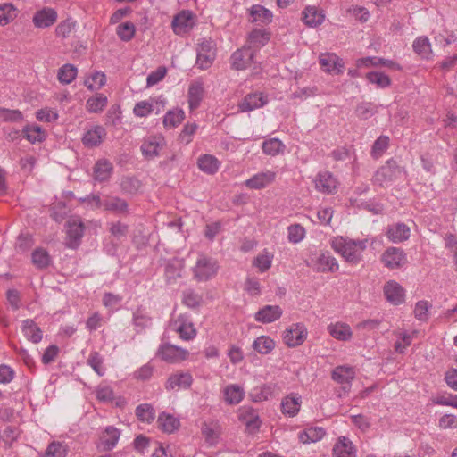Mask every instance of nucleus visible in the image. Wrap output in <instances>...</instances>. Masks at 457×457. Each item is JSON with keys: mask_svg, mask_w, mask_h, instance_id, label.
<instances>
[{"mask_svg": "<svg viewBox=\"0 0 457 457\" xmlns=\"http://www.w3.org/2000/svg\"><path fill=\"white\" fill-rule=\"evenodd\" d=\"M368 239H351L337 237L331 241V247L348 263L357 265L362 259V253L367 247Z\"/></svg>", "mask_w": 457, "mask_h": 457, "instance_id": "1", "label": "nucleus"}, {"mask_svg": "<svg viewBox=\"0 0 457 457\" xmlns=\"http://www.w3.org/2000/svg\"><path fill=\"white\" fill-rule=\"evenodd\" d=\"M219 265L216 260L205 255H200L192 268L194 278L199 282L212 278L218 272Z\"/></svg>", "mask_w": 457, "mask_h": 457, "instance_id": "2", "label": "nucleus"}, {"mask_svg": "<svg viewBox=\"0 0 457 457\" xmlns=\"http://www.w3.org/2000/svg\"><path fill=\"white\" fill-rule=\"evenodd\" d=\"M403 173V169L397 164L396 161L391 159L376 171L373 182L384 187L400 178Z\"/></svg>", "mask_w": 457, "mask_h": 457, "instance_id": "3", "label": "nucleus"}, {"mask_svg": "<svg viewBox=\"0 0 457 457\" xmlns=\"http://www.w3.org/2000/svg\"><path fill=\"white\" fill-rule=\"evenodd\" d=\"M308 266L317 272H336L339 269L337 259L328 251L313 254Z\"/></svg>", "mask_w": 457, "mask_h": 457, "instance_id": "4", "label": "nucleus"}, {"mask_svg": "<svg viewBox=\"0 0 457 457\" xmlns=\"http://www.w3.org/2000/svg\"><path fill=\"white\" fill-rule=\"evenodd\" d=\"M216 56L215 44L210 39L203 40L197 49L196 65L205 70L211 67Z\"/></svg>", "mask_w": 457, "mask_h": 457, "instance_id": "5", "label": "nucleus"}, {"mask_svg": "<svg viewBox=\"0 0 457 457\" xmlns=\"http://www.w3.org/2000/svg\"><path fill=\"white\" fill-rule=\"evenodd\" d=\"M189 353L181 347L165 343L159 346L157 356L166 362H179L186 360Z\"/></svg>", "mask_w": 457, "mask_h": 457, "instance_id": "6", "label": "nucleus"}, {"mask_svg": "<svg viewBox=\"0 0 457 457\" xmlns=\"http://www.w3.org/2000/svg\"><path fill=\"white\" fill-rule=\"evenodd\" d=\"M221 426L217 420H204L201 424V434L207 445L213 446L219 442Z\"/></svg>", "mask_w": 457, "mask_h": 457, "instance_id": "7", "label": "nucleus"}, {"mask_svg": "<svg viewBox=\"0 0 457 457\" xmlns=\"http://www.w3.org/2000/svg\"><path fill=\"white\" fill-rule=\"evenodd\" d=\"M384 266L390 269L401 268L406 262V256L401 248L388 247L381 255Z\"/></svg>", "mask_w": 457, "mask_h": 457, "instance_id": "8", "label": "nucleus"}, {"mask_svg": "<svg viewBox=\"0 0 457 457\" xmlns=\"http://www.w3.org/2000/svg\"><path fill=\"white\" fill-rule=\"evenodd\" d=\"M58 19L57 12L51 7H44L37 11L32 17L35 28L46 29L53 26Z\"/></svg>", "mask_w": 457, "mask_h": 457, "instance_id": "9", "label": "nucleus"}, {"mask_svg": "<svg viewBox=\"0 0 457 457\" xmlns=\"http://www.w3.org/2000/svg\"><path fill=\"white\" fill-rule=\"evenodd\" d=\"M307 337V329L304 325L297 323L285 331L284 341L289 347L302 345Z\"/></svg>", "mask_w": 457, "mask_h": 457, "instance_id": "10", "label": "nucleus"}, {"mask_svg": "<svg viewBox=\"0 0 457 457\" xmlns=\"http://www.w3.org/2000/svg\"><path fill=\"white\" fill-rule=\"evenodd\" d=\"M319 63L326 72H334L336 74L343 72L344 62L334 53L320 54L319 56Z\"/></svg>", "mask_w": 457, "mask_h": 457, "instance_id": "11", "label": "nucleus"}, {"mask_svg": "<svg viewBox=\"0 0 457 457\" xmlns=\"http://www.w3.org/2000/svg\"><path fill=\"white\" fill-rule=\"evenodd\" d=\"M84 225L79 219L72 218L67 221V245L71 248H76L84 233Z\"/></svg>", "mask_w": 457, "mask_h": 457, "instance_id": "12", "label": "nucleus"}, {"mask_svg": "<svg viewBox=\"0 0 457 457\" xmlns=\"http://www.w3.org/2000/svg\"><path fill=\"white\" fill-rule=\"evenodd\" d=\"M383 292L386 299L394 305H398L404 302L405 291L395 280L387 281L384 286Z\"/></svg>", "mask_w": 457, "mask_h": 457, "instance_id": "13", "label": "nucleus"}, {"mask_svg": "<svg viewBox=\"0 0 457 457\" xmlns=\"http://www.w3.org/2000/svg\"><path fill=\"white\" fill-rule=\"evenodd\" d=\"M356 375L355 370L351 366H337L332 371V378L342 385V389L346 392L350 388V383Z\"/></svg>", "mask_w": 457, "mask_h": 457, "instance_id": "14", "label": "nucleus"}, {"mask_svg": "<svg viewBox=\"0 0 457 457\" xmlns=\"http://www.w3.org/2000/svg\"><path fill=\"white\" fill-rule=\"evenodd\" d=\"M268 103L267 96L262 93L254 92L246 95L238 104V109L245 112L262 107Z\"/></svg>", "mask_w": 457, "mask_h": 457, "instance_id": "15", "label": "nucleus"}, {"mask_svg": "<svg viewBox=\"0 0 457 457\" xmlns=\"http://www.w3.org/2000/svg\"><path fill=\"white\" fill-rule=\"evenodd\" d=\"M314 182L315 188L324 194H333L337 187V180L329 171L320 172Z\"/></svg>", "mask_w": 457, "mask_h": 457, "instance_id": "16", "label": "nucleus"}, {"mask_svg": "<svg viewBox=\"0 0 457 457\" xmlns=\"http://www.w3.org/2000/svg\"><path fill=\"white\" fill-rule=\"evenodd\" d=\"M253 51L250 47L237 50L231 56V65L235 70H244L253 62Z\"/></svg>", "mask_w": 457, "mask_h": 457, "instance_id": "17", "label": "nucleus"}, {"mask_svg": "<svg viewBox=\"0 0 457 457\" xmlns=\"http://www.w3.org/2000/svg\"><path fill=\"white\" fill-rule=\"evenodd\" d=\"M276 178V173L271 170H265L253 175L245 184L251 189H262L271 184Z\"/></svg>", "mask_w": 457, "mask_h": 457, "instance_id": "18", "label": "nucleus"}, {"mask_svg": "<svg viewBox=\"0 0 457 457\" xmlns=\"http://www.w3.org/2000/svg\"><path fill=\"white\" fill-rule=\"evenodd\" d=\"M105 137V129L100 125H96L85 132L82 137V143L87 147H95L99 145Z\"/></svg>", "mask_w": 457, "mask_h": 457, "instance_id": "19", "label": "nucleus"}, {"mask_svg": "<svg viewBox=\"0 0 457 457\" xmlns=\"http://www.w3.org/2000/svg\"><path fill=\"white\" fill-rule=\"evenodd\" d=\"M172 326L174 330L179 334L180 338L184 340L193 339L196 335V330L192 322L188 321L184 315H179L174 320Z\"/></svg>", "mask_w": 457, "mask_h": 457, "instance_id": "20", "label": "nucleus"}, {"mask_svg": "<svg viewBox=\"0 0 457 457\" xmlns=\"http://www.w3.org/2000/svg\"><path fill=\"white\" fill-rule=\"evenodd\" d=\"M171 26L177 35L187 32L193 27L192 13L186 11L179 12L173 18Z\"/></svg>", "mask_w": 457, "mask_h": 457, "instance_id": "21", "label": "nucleus"}, {"mask_svg": "<svg viewBox=\"0 0 457 457\" xmlns=\"http://www.w3.org/2000/svg\"><path fill=\"white\" fill-rule=\"evenodd\" d=\"M250 21L259 24H269L272 21L273 13L261 4H254L249 10Z\"/></svg>", "mask_w": 457, "mask_h": 457, "instance_id": "22", "label": "nucleus"}, {"mask_svg": "<svg viewBox=\"0 0 457 457\" xmlns=\"http://www.w3.org/2000/svg\"><path fill=\"white\" fill-rule=\"evenodd\" d=\"M282 310L278 305H266L255 313V320L262 323H270L278 320Z\"/></svg>", "mask_w": 457, "mask_h": 457, "instance_id": "23", "label": "nucleus"}, {"mask_svg": "<svg viewBox=\"0 0 457 457\" xmlns=\"http://www.w3.org/2000/svg\"><path fill=\"white\" fill-rule=\"evenodd\" d=\"M104 209L116 214L126 215L129 213L128 203L117 196H106L104 198Z\"/></svg>", "mask_w": 457, "mask_h": 457, "instance_id": "24", "label": "nucleus"}, {"mask_svg": "<svg viewBox=\"0 0 457 457\" xmlns=\"http://www.w3.org/2000/svg\"><path fill=\"white\" fill-rule=\"evenodd\" d=\"M185 267L184 262L179 259H172L169 261L165 266L164 275L167 283L173 284L181 277L182 270Z\"/></svg>", "mask_w": 457, "mask_h": 457, "instance_id": "25", "label": "nucleus"}, {"mask_svg": "<svg viewBox=\"0 0 457 457\" xmlns=\"http://www.w3.org/2000/svg\"><path fill=\"white\" fill-rule=\"evenodd\" d=\"M324 19L323 12L314 6H307L303 11V21L308 27L315 28L320 25Z\"/></svg>", "mask_w": 457, "mask_h": 457, "instance_id": "26", "label": "nucleus"}, {"mask_svg": "<svg viewBox=\"0 0 457 457\" xmlns=\"http://www.w3.org/2000/svg\"><path fill=\"white\" fill-rule=\"evenodd\" d=\"M387 237L394 243L403 242L410 237V228L404 223H396L388 227Z\"/></svg>", "mask_w": 457, "mask_h": 457, "instance_id": "27", "label": "nucleus"}, {"mask_svg": "<svg viewBox=\"0 0 457 457\" xmlns=\"http://www.w3.org/2000/svg\"><path fill=\"white\" fill-rule=\"evenodd\" d=\"M326 435V431L321 427H309L299 432L298 439L303 444L316 443L321 440Z\"/></svg>", "mask_w": 457, "mask_h": 457, "instance_id": "28", "label": "nucleus"}, {"mask_svg": "<svg viewBox=\"0 0 457 457\" xmlns=\"http://www.w3.org/2000/svg\"><path fill=\"white\" fill-rule=\"evenodd\" d=\"M188 104L191 111L199 107L204 97V85L202 82L195 81L188 88Z\"/></svg>", "mask_w": 457, "mask_h": 457, "instance_id": "29", "label": "nucleus"}, {"mask_svg": "<svg viewBox=\"0 0 457 457\" xmlns=\"http://www.w3.org/2000/svg\"><path fill=\"white\" fill-rule=\"evenodd\" d=\"M334 457H356L353 443L345 436L338 439L333 447Z\"/></svg>", "mask_w": 457, "mask_h": 457, "instance_id": "30", "label": "nucleus"}, {"mask_svg": "<svg viewBox=\"0 0 457 457\" xmlns=\"http://www.w3.org/2000/svg\"><path fill=\"white\" fill-rule=\"evenodd\" d=\"M112 170V164L108 160L101 159L94 166V179L100 182L106 181L110 179Z\"/></svg>", "mask_w": 457, "mask_h": 457, "instance_id": "31", "label": "nucleus"}, {"mask_svg": "<svg viewBox=\"0 0 457 457\" xmlns=\"http://www.w3.org/2000/svg\"><path fill=\"white\" fill-rule=\"evenodd\" d=\"M162 143V137H152L142 144L141 150L146 157L153 158L159 154Z\"/></svg>", "mask_w": 457, "mask_h": 457, "instance_id": "32", "label": "nucleus"}, {"mask_svg": "<svg viewBox=\"0 0 457 457\" xmlns=\"http://www.w3.org/2000/svg\"><path fill=\"white\" fill-rule=\"evenodd\" d=\"M197 164L199 169L207 173L214 174L219 170L220 162L218 159L211 154H204L198 158Z\"/></svg>", "mask_w": 457, "mask_h": 457, "instance_id": "33", "label": "nucleus"}, {"mask_svg": "<svg viewBox=\"0 0 457 457\" xmlns=\"http://www.w3.org/2000/svg\"><path fill=\"white\" fill-rule=\"evenodd\" d=\"M22 331L25 337L33 343H38L42 339V331L30 319L22 322Z\"/></svg>", "mask_w": 457, "mask_h": 457, "instance_id": "34", "label": "nucleus"}, {"mask_svg": "<svg viewBox=\"0 0 457 457\" xmlns=\"http://www.w3.org/2000/svg\"><path fill=\"white\" fill-rule=\"evenodd\" d=\"M413 50L421 58L430 59L432 56V49L429 39L427 37H419L412 44Z\"/></svg>", "mask_w": 457, "mask_h": 457, "instance_id": "35", "label": "nucleus"}, {"mask_svg": "<svg viewBox=\"0 0 457 457\" xmlns=\"http://www.w3.org/2000/svg\"><path fill=\"white\" fill-rule=\"evenodd\" d=\"M328 330L337 340L346 341L352 337L351 328L345 323L331 324L328 327Z\"/></svg>", "mask_w": 457, "mask_h": 457, "instance_id": "36", "label": "nucleus"}, {"mask_svg": "<svg viewBox=\"0 0 457 457\" xmlns=\"http://www.w3.org/2000/svg\"><path fill=\"white\" fill-rule=\"evenodd\" d=\"M192 383V376L189 373L175 374L170 377L166 387L170 389L187 388Z\"/></svg>", "mask_w": 457, "mask_h": 457, "instance_id": "37", "label": "nucleus"}, {"mask_svg": "<svg viewBox=\"0 0 457 457\" xmlns=\"http://www.w3.org/2000/svg\"><path fill=\"white\" fill-rule=\"evenodd\" d=\"M24 137L32 144L42 142L46 138V132L38 125H27L22 129Z\"/></svg>", "mask_w": 457, "mask_h": 457, "instance_id": "38", "label": "nucleus"}, {"mask_svg": "<svg viewBox=\"0 0 457 457\" xmlns=\"http://www.w3.org/2000/svg\"><path fill=\"white\" fill-rule=\"evenodd\" d=\"M158 423L162 429L169 434L176 431L180 425L179 420L164 412L159 416Z\"/></svg>", "mask_w": 457, "mask_h": 457, "instance_id": "39", "label": "nucleus"}, {"mask_svg": "<svg viewBox=\"0 0 457 457\" xmlns=\"http://www.w3.org/2000/svg\"><path fill=\"white\" fill-rule=\"evenodd\" d=\"M76 26V21L71 18L62 21L55 28V35L57 37H61L62 39L68 38L75 30Z\"/></svg>", "mask_w": 457, "mask_h": 457, "instance_id": "40", "label": "nucleus"}, {"mask_svg": "<svg viewBox=\"0 0 457 457\" xmlns=\"http://www.w3.org/2000/svg\"><path fill=\"white\" fill-rule=\"evenodd\" d=\"M120 430L114 427H107L102 437L104 449L107 451L112 450L118 443L120 438Z\"/></svg>", "mask_w": 457, "mask_h": 457, "instance_id": "41", "label": "nucleus"}, {"mask_svg": "<svg viewBox=\"0 0 457 457\" xmlns=\"http://www.w3.org/2000/svg\"><path fill=\"white\" fill-rule=\"evenodd\" d=\"M185 118V113L181 109H174L169 111L163 118V125L165 128L172 129L177 127Z\"/></svg>", "mask_w": 457, "mask_h": 457, "instance_id": "42", "label": "nucleus"}, {"mask_svg": "<svg viewBox=\"0 0 457 457\" xmlns=\"http://www.w3.org/2000/svg\"><path fill=\"white\" fill-rule=\"evenodd\" d=\"M77 68L72 64H64L58 71V80L62 84L68 85L71 83L77 76Z\"/></svg>", "mask_w": 457, "mask_h": 457, "instance_id": "43", "label": "nucleus"}, {"mask_svg": "<svg viewBox=\"0 0 457 457\" xmlns=\"http://www.w3.org/2000/svg\"><path fill=\"white\" fill-rule=\"evenodd\" d=\"M253 347L261 354H268L275 347V342L269 337L262 336L253 341Z\"/></svg>", "mask_w": 457, "mask_h": 457, "instance_id": "44", "label": "nucleus"}, {"mask_svg": "<svg viewBox=\"0 0 457 457\" xmlns=\"http://www.w3.org/2000/svg\"><path fill=\"white\" fill-rule=\"evenodd\" d=\"M17 17V10L12 4L4 3L0 4V26H4Z\"/></svg>", "mask_w": 457, "mask_h": 457, "instance_id": "45", "label": "nucleus"}, {"mask_svg": "<svg viewBox=\"0 0 457 457\" xmlns=\"http://www.w3.org/2000/svg\"><path fill=\"white\" fill-rule=\"evenodd\" d=\"M32 262L37 269H46L51 262L50 255L43 248H37L32 253Z\"/></svg>", "mask_w": 457, "mask_h": 457, "instance_id": "46", "label": "nucleus"}, {"mask_svg": "<svg viewBox=\"0 0 457 457\" xmlns=\"http://www.w3.org/2000/svg\"><path fill=\"white\" fill-rule=\"evenodd\" d=\"M107 97L103 94H96L87 101L86 106L89 112H99L106 106Z\"/></svg>", "mask_w": 457, "mask_h": 457, "instance_id": "47", "label": "nucleus"}, {"mask_svg": "<svg viewBox=\"0 0 457 457\" xmlns=\"http://www.w3.org/2000/svg\"><path fill=\"white\" fill-rule=\"evenodd\" d=\"M284 148V144L277 138H271L262 143V150L269 155H277L282 153Z\"/></svg>", "mask_w": 457, "mask_h": 457, "instance_id": "48", "label": "nucleus"}, {"mask_svg": "<svg viewBox=\"0 0 457 457\" xmlns=\"http://www.w3.org/2000/svg\"><path fill=\"white\" fill-rule=\"evenodd\" d=\"M135 25L131 21H127L120 24L117 27L116 32L118 37L122 41H129L135 35Z\"/></svg>", "mask_w": 457, "mask_h": 457, "instance_id": "49", "label": "nucleus"}, {"mask_svg": "<svg viewBox=\"0 0 457 457\" xmlns=\"http://www.w3.org/2000/svg\"><path fill=\"white\" fill-rule=\"evenodd\" d=\"M106 82L105 74L100 71L95 72L91 78L85 80L86 87L90 90L100 89Z\"/></svg>", "mask_w": 457, "mask_h": 457, "instance_id": "50", "label": "nucleus"}, {"mask_svg": "<svg viewBox=\"0 0 457 457\" xmlns=\"http://www.w3.org/2000/svg\"><path fill=\"white\" fill-rule=\"evenodd\" d=\"M202 300V296L191 289L183 292L182 303L189 308L195 309L199 307Z\"/></svg>", "mask_w": 457, "mask_h": 457, "instance_id": "51", "label": "nucleus"}, {"mask_svg": "<svg viewBox=\"0 0 457 457\" xmlns=\"http://www.w3.org/2000/svg\"><path fill=\"white\" fill-rule=\"evenodd\" d=\"M136 415L141 421L150 422L154 419V411L151 404L142 403L137 407Z\"/></svg>", "mask_w": 457, "mask_h": 457, "instance_id": "52", "label": "nucleus"}, {"mask_svg": "<svg viewBox=\"0 0 457 457\" xmlns=\"http://www.w3.org/2000/svg\"><path fill=\"white\" fill-rule=\"evenodd\" d=\"M366 78L369 82L376 84L379 87H388L391 83L390 78L387 75L378 71L369 72Z\"/></svg>", "mask_w": 457, "mask_h": 457, "instance_id": "53", "label": "nucleus"}, {"mask_svg": "<svg viewBox=\"0 0 457 457\" xmlns=\"http://www.w3.org/2000/svg\"><path fill=\"white\" fill-rule=\"evenodd\" d=\"M287 238L289 242L297 244L301 242L305 236V229L299 224H293L287 228Z\"/></svg>", "mask_w": 457, "mask_h": 457, "instance_id": "54", "label": "nucleus"}, {"mask_svg": "<svg viewBox=\"0 0 457 457\" xmlns=\"http://www.w3.org/2000/svg\"><path fill=\"white\" fill-rule=\"evenodd\" d=\"M224 400H243L245 397V392L242 386L239 385H229L225 387Z\"/></svg>", "mask_w": 457, "mask_h": 457, "instance_id": "55", "label": "nucleus"}, {"mask_svg": "<svg viewBox=\"0 0 457 457\" xmlns=\"http://www.w3.org/2000/svg\"><path fill=\"white\" fill-rule=\"evenodd\" d=\"M104 359L97 352L90 353L87 359V364L99 375L103 376L105 372V369L103 365Z\"/></svg>", "mask_w": 457, "mask_h": 457, "instance_id": "56", "label": "nucleus"}, {"mask_svg": "<svg viewBox=\"0 0 457 457\" xmlns=\"http://www.w3.org/2000/svg\"><path fill=\"white\" fill-rule=\"evenodd\" d=\"M154 111V101L151 98L148 101H141L136 104L133 112L137 117H145Z\"/></svg>", "mask_w": 457, "mask_h": 457, "instance_id": "57", "label": "nucleus"}, {"mask_svg": "<svg viewBox=\"0 0 457 457\" xmlns=\"http://www.w3.org/2000/svg\"><path fill=\"white\" fill-rule=\"evenodd\" d=\"M133 321L136 327L145 328L151 323V317L145 309L137 308L133 314Z\"/></svg>", "mask_w": 457, "mask_h": 457, "instance_id": "58", "label": "nucleus"}, {"mask_svg": "<svg viewBox=\"0 0 457 457\" xmlns=\"http://www.w3.org/2000/svg\"><path fill=\"white\" fill-rule=\"evenodd\" d=\"M269 39V34L262 29H253L249 35L250 43L255 46H264Z\"/></svg>", "mask_w": 457, "mask_h": 457, "instance_id": "59", "label": "nucleus"}, {"mask_svg": "<svg viewBox=\"0 0 457 457\" xmlns=\"http://www.w3.org/2000/svg\"><path fill=\"white\" fill-rule=\"evenodd\" d=\"M109 230L112 237H114L118 240H120L121 238L127 237L129 227L128 225L121 223L120 221L112 222L110 224Z\"/></svg>", "mask_w": 457, "mask_h": 457, "instance_id": "60", "label": "nucleus"}, {"mask_svg": "<svg viewBox=\"0 0 457 457\" xmlns=\"http://www.w3.org/2000/svg\"><path fill=\"white\" fill-rule=\"evenodd\" d=\"M66 453L65 446L61 443L53 442L47 446L46 457H65Z\"/></svg>", "mask_w": 457, "mask_h": 457, "instance_id": "61", "label": "nucleus"}, {"mask_svg": "<svg viewBox=\"0 0 457 457\" xmlns=\"http://www.w3.org/2000/svg\"><path fill=\"white\" fill-rule=\"evenodd\" d=\"M389 143L388 137L381 136L374 143L372 147V155L376 158L379 157L387 148Z\"/></svg>", "mask_w": 457, "mask_h": 457, "instance_id": "62", "label": "nucleus"}, {"mask_svg": "<svg viewBox=\"0 0 457 457\" xmlns=\"http://www.w3.org/2000/svg\"><path fill=\"white\" fill-rule=\"evenodd\" d=\"M198 126L195 123H187L184 126L179 138L182 143L187 145L192 141V137L195 133Z\"/></svg>", "mask_w": 457, "mask_h": 457, "instance_id": "63", "label": "nucleus"}, {"mask_svg": "<svg viewBox=\"0 0 457 457\" xmlns=\"http://www.w3.org/2000/svg\"><path fill=\"white\" fill-rule=\"evenodd\" d=\"M301 402H281V411L289 417L295 416L300 411Z\"/></svg>", "mask_w": 457, "mask_h": 457, "instance_id": "64", "label": "nucleus"}]
</instances>
